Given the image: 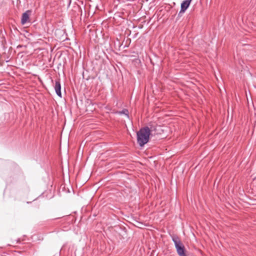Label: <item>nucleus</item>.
Returning a JSON list of instances; mask_svg holds the SVG:
<instances>
[{"mask_svg": "<svg viewBox=\"0 0 256 256\" xmlns=\"http://www.w3.org/2000/svg\"><path fill=\"white\" fill-rule=\"evenodd\" d=\"M152 126H145L141 128L137 132V142L140 146H143L145 144L148 142L150 139V132Z\"/></svg>", "mask_w": 256, "mask_h": 256, "instance_id": "obj_1", "label": "nucleus"}, {"mask_svg": "<svg viewBox=\"0 0 256 256\" xmlns=\"http://www.w3.org/2000/svg\"><path fill=\"white\" fill-rule=\"evenodd\" d=\"M172 239L174 242L176 252L179 256H186L185 254V248L179 238L176 236H172Z\"/></svg>", "mask_w": 256, "mask_h": 256, "instance_id": "obj_2", "label": "nucleus"}, {"mask_svg": "<svg viewBox=\"0 0 256 256\" xmlns=\"http://www.w3.org/2000/svg\"><path fill=\"white\" fill-rule=\"evenodd\" d=\"M192 1V0H184L181 3L180 10L179 12L178 15L181 13H184L186 11L189 7Z\"/></svg>", "mask_w": 256, "mask_h": 256, "instance_id": "obj_3", "label": "nucleus"}, {"mask_svg": "<svg viewBox=\"0 0 256 256\" xmlns=\"http://www.w3.org/2000/svg\"><path fill=\"white\" fill-rule=\"evenodd\" d=\"M54 90L56 94L62 97V92H61V84L60 82V80H56L55 85L54 86Z\"/></svg>", "mask_w": 256, "mask_h": 256, "instance_id": "obj_4", "label": "nucleus"}, {"mask_svg": "<svg viewBox=\"0 0 256 256\" xmlns=\"http://www.w3.org/2000/svg\"><path fill=\"white\" fill-rule=\"evenodd\" d=\"M30 12H31L30 10H28L22 14L21 18V23L22 24H24L28 22Z\"/></svg>", "mask_w": 256, "mask_h": 256, "instance_id": "obj_5", "label": "nucleus"}, {"mask_svg": "<svg viewBox=\"0 0 256 256\" xmlns=\"http://www.w3.org/2000/svg\"><path fill=\"white\" fill-rule=\"evenodd\" d=\"M116 113L120 115L124 114L128 118H129L128 110L126 108H124L121 111H118Z\"/></svg>", "mask_w": 256, "mask_h": 256, "instance_id": "obj_6", "label": "nucleus"}]
</instances>
